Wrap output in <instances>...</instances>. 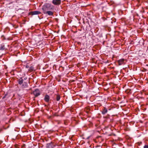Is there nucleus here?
<instances>
[{"label": "nucleus", "mask_w": 148, "mask_h": 148, "mask_svg": "<svg viewBox=\"0 0 148 148\" xmlns=\"http://www.w3.org/2000/svg\"><path fill=\"white\" fill-rule=\"evenodd\" d=\"M53 9V6L50 4L47 3L45 4L42 7L43 12L47 11V10H52Z\"/></svg>", "instance_id": "f257e3e1"}, {"label": "nucleus", "mask_w": 148, "mask_h": 148, "mask_svg": "<svg viewBox=\"0 0 148 148\" xmlns=\"http://www.w3.org/2000/svg\"><path fill=\"white\" fill-rule=\"evenodd\" d=\"M52 3L56 5H59L61 3V0H53L52 2Z\"/></svg>", "instance_id": "f03ea898"}, {"label": "nucleus", "mask_w": 148, "mask_h": 148, "mask_svg": "<svg viewBox=\"0 0 148 148\" xmlns=\"http://www.w3.org/2000/svg\"><path fill=\"white\" fill-rule=\"evenodd\" d=\"M33 93L36 97H37L40 95V91L38 89H35Z\"/></svg>", "instance_id": "7ed1b4c3"}, {"label": "nucleus", "mask_w": 148, "mask_h": 148, "mask_svg": "<svg viewBox=\"0 0 148 148\" xmlns=\"http://www.w3.org/2000/svg\"><path fill=\"white\" fill-rule=\"evenodd\" d=\"M54 146L55 145L53 144L52 142L47 143L46 145V147L47 148H53Z\"/></svg>", "instance_id": "20e7f679"}, {"label": "nucleus", "mask_w": 148, "mask_h": 148, "mask_svg": "<svg viewBox=\"0 0 148 148\" xmlns=\"http://www.w3.org/2000/svg\"><path fill=\"white\" fill-rule=\"evenodd\" d=\"M125 61V60L123 59H121L119 60L118 61L119 65H122L125 64V62H124Z\"/></svg>", "instance_id": "39448f33"}, {"label": "nucleus", "mask_w": 148, "mask_h": 148, "mask_svg": "<svg viewBox=\"0 0 148 148\" xmlns=\"http://www.w3.org/2000/svg\"><path fill=\"white\" fill-rule=\"evenodd\" d=\"M41 12L39 11H35L31 12H29V14L32 15H38L41 14Z\"/></svg>", "instance_id": "423d86ee"}, {"label": "nucleus", "mask_w": 148, "mask_h": 148, "mask_svg": "<svg viewBox=\"0 0 148 148\" xmlns=\"http://www.w3.org/2000/svg\"><path fill=\"white\" fill-rule=\"evenodd\" d=\"M50 99L49 96L48 95H46L45 97L44 100L47 102H48L49 101Z\"/></svg>", "instance_id": "0eeeda50"}, {"label": "nucleus", "mask_w": 148, "mask_h": 148, "mask_svg": "<svg viewBox=\"0 0 148 148\" xmlns=\"http://www.w3.org/2000/svg\"><path fill=\"white\" fill-rule=\"evenodd\" d=\"M28 86L27 83V82H24L21 88H27Z\"/></svg>", "instance_id": "6e6552de"}, {"label": "nucleus", "mask_w": 148, "mask_h": 148, "mask_svg": "<svg viewBox=\"0 0 148 148\" xmlns=\"http://www.w3.org/2000/svg\"><path fill=\"white\" fill-rule=\"evenodd\" d=\"M44 14H47L49 16H52L53 13L51 11H47L43 12Z\"/></svg>", "instance_id": "1a4fd4ad"}, {"label": "nucleus", "mask_w": 148, "mask_h": 148, "mask_svg": "<svg viewBox=\"0 0 148 148\" xmlns=\"http://www.w3.org/2000/svg\"><path fill=\"white\" fill-rule=\"evenodd\" d=\"M18 83L20 85L22 84L23 83V80L21 77L18 80Z\"/></svg>", "instance_id": "9d476101"}, {"label": "nucleus", "mask_w": 148, "mask_h": 148, "mask_svg": "<svg viewBox=\"0 0 148 148\" xmlns=\"http://www.w3.org/2000/svg\"><path fill=\"white\" fill-rule=\"evenodd\" d=\"M107 112V109L105 108H104L103 110V111H102V113L103 114H106Z\"/></svg>", "instance_id": "9b49d317"}, {"label": "nucleus", "mask_w": 148, "mask_h": 148, "mask_svg": "<svg viewBox=\"0 0 148 148\" xmlns=\"http://www.w3.org/2000/svg\"><path fill=\"white\" fill-rule=\"evenodd\" d=\"M5 49V47L4 45H1V47H0V50L2 51L4 50Z\"/></svg>", "instance_id": "f8f14e48"}, {"label": "nucleus", "mask_w": 148, "mask_h": 148, "mask_svg": "<svg viewBox=\"0 0 148 148\" xmlns=\"http://www.w3.org/2000/svg\"><path fill=\"white\" fill-rule=\"evenodd\" d=\"M60 99V96L59 95H56V99L57 101H59Z\"/></svg>", "instance_id": "ddd939ff"}, {"label": "nucleus", "mask_w": 148, "mask_h": 148, "mask_svg": "<svg viewBox=\"0 0 148 148\" xmlns=\"http://www.w3.org/2000/svg\"><path fill=\"white\" fill-rule=\"evenodd\" d=\"M34 68L32 66H31L29 67V71H32L34 70Z\"/></svg>", "instance_id": "4468645a"}, {"label": "nucleus", "mask_w": 148, "mask_h": 148, "mask_svg": "<svg viewBox=\"0 0 148 148\" xmlns=\"http://www.w3.org/2000/svg\"><path fill=\"white\" fill-rule=\"evenodd\" d=\"M144 148H148V145H145L144 147Z\"/></svg>", "instance_id": "2eb2a0df"}, {"label": "nucleus", "mask_w": 148, "mask_h": 148, "mask_svg": "<svg viewBox=\"0 0 148 148\" xmlns=\"http://www.w3.org/2000/svg\"><path fill=\"white\" fill-rule=\"evenodd\" d=\"M26 68H29V66L28 65H26L25 66Z\"/></svg>", "instance_id": "dca6fc26"}, {"label": "nucleus", "mask_w": 148, "mask_h": 148, "mask_svg": "<svg viewBox=\"0 0 148 148\" xmlns=\"http://www.w3.org/2000/svg\"><path fill=\"white\" fill-rule=\"evenodd\" d=\"M8 95V93H6V94L4 96H5V97H6V96Z\"/></svg>", "instance_id": "f3484780"}, {"label": "nucleus", "mask_w": 148, "mask_h": 148, "mask_svg": "<svg viewBox=\"0 0 148 148\" xmlns=\"http://www.w3.org/2000/svg\"><path fill=\"white\" fill-rule=\"evenodd\" d=\"M77 43L79 45H80L81 44V42H78Z\"/></svg>", "instance_id": "a211bd4d"}, {"label": "nucleus", "mask_w": 148, "mask_h": 148, "mask_svg": "<svg viewBox=\"0 0 148 148\" xmlns=\"http://www.w3.org/2000/svg\"><path fill=\"white\" fill-rule=\"evenodd\" d=\"M6 97H5V96H4L3 97H2V99H4Z\"/></svg>", "instance_id": "6ab92c4d"}, {"label": "nucleus", "mask_w": 148, "mask_h": 148, "mask_svg": "<svg viewBox=\"0 0 148 148\" xmlns=\"http://www.w3.org/2000/svg\"><path fill=\"white\" fill-rule=\"evenodd\" d=\"M2 129H0V133L2 131Z\"/></svg>", "instance_id": "aec40b11"}, {"label": "nucleus", "mask_w": 148, "mask_h": 148, "mask_svg": "<svg viewBox=\"0 0 148 148\" xmlns=\"http://www.w3.org/2000/svg\"><path fill=\"white\" fill-rule=\"evenodd\" d=\"M25 145H24L22 146V148H23V147H25Z\"/></svg>", "instance_id": "412c9836"}, {"label": "nucleus", "mask_w": 148, "mask_h": 148, "mask_svg": "<svg viewBox=\"0 0 148 148\" xmlns=\"http://www.w3.org/2000/svg\"><path fill=\"white\" fill-rule=\"evenodd\" d=\"M16 148H19L18 147L16 146Z\"/></svg>", "instance_id": "4be33fe9"}, {"label": "nucleus", "mask_w": 148, "mask_h": 148, "mask_svg": "<svg viewBox=\"0 0 148 148\" xmlns=\"http://www.w3.org/2000/svg\"><path fill=\"white\" fill-rule=\"evenodd\" d=\"M89 138V137H88L87 138L88 139Z\"/></svg>", "instance_id": "5701e85b"}]
</instances>
